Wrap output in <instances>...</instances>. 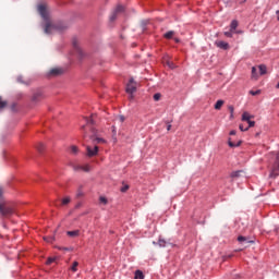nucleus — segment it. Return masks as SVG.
I'll return each mask as SVG.
<instances>
[{
    "label": "nucleus",
    "instance_id": "nucleus-1",
    "mask_svg": "<svg viewBox=\"0 0 279 279\" xmlns=\"http://www.w3.org/2000/svg\"><path fill=\"white\" fill-rule=\"evenodd\" d=\"M14 205L3 197V189L0 186V217L2 219H10L14 215Z\"/></svg>",
    "mask_w": 279,
    "mask_h": 279
},
{
    "label": "nucleus",
    "instance_id": "nucleus-2",
    "mask_svg": "<svg viewBox=\"0 0 279 279\" xmlns=\"http://www.w3.org/2000/svg\"><path fill=\"white\" fill-rule=\"evenodd\" d=\"M38 12H39L40 16L43 17V20L47 21L46 26H45V34H53V31L62 29V28L58 27L57 25L51 24V22H48L49 21V13L47 12V5L39 4L38 5Z\"/></svg>",
    "mask_w": 279,
    "mask_h": 279
},
{
    "label": "nucleus",
    "instance_id": "nucleus-3",
    "mask_svg": "<svg viewBox=\"0 0 279 279\" xmlns=\"http://www.w3.org/2000/svg\"><path fill=\"white\" fill-rule=\"evenodd\" d=\"M85 121H86V125H83L82 130H86V128H88L90 130L92 134L89 135V138H90L93 145L95 146V145H99L101 143H106V140H104L101 137H97V131H95V129L90 126L94 123L93 119L85 118Z\"/></svg>",
    "mask_w": 279,
    "mask_h": 279
},
{
    "label": "nucleus",
    "instance_id": "nucleus-4",
    "mask_svg": "<svg viewBox=\"0 0 279 279\" xmlns=\"http://www.w3.org/2000/svg\"><path fill=\"white\" fill-rule=\"evenodd\" d=\"M99 154V146L95 145V146H90L87 145L86 146V156L88 158H95V156H97Z\"/></svg>",
    "mask_w": 279,
    "mask_h": 279
},
{
    "label": "nucleus",
    "instance_id": "nucleus-5",
    "mask_svg": "<svg viewBox=\"0 0 279 279\" xmlns=\"http://www.w3.org/2000/svg\"><path fill=\"white\" fill-rule=\"evenodd\" d=\"M126 93L131 95V99L133 97L132 95L136 93V82H134V78H130L129 83L126 84Z\"/></svg>",
    "mask_w": 279,
    "mask_h": 279
},
{
    "label": "nucleus",
    "instance_id": "nucleus-6",
    "mask_svg": "<svg viewBox=\"0 0 279 279\" xmlns=\"http://www.w3.org/2000/svg\"><path fill=\"white\" fill-rule=\"evenodd\" d=\"M73 47L76 56L78 58H84V51L82 50V47H80V41H77V39L73 40Z\"/></svg>",
    "mask_w": 279,
    "mask_h": 279
},
{
    "label": "nucleus",
    "instance_id": "nucleus-7",
    "mask_svg": "<svg viewBox=\"0 0 279 279\" xmlns=\"http://www.w3.org/2000/svg\"><path fill=\"white\" fill-rule=\"evenodd\" d=\"M64 73V70L62 68H53L49 71V75L51 77H58V75H62Z\"/></svg>",
    "mask_w": 279,
    "mask_h": 279
},
{
    "label": "nucleus",
    "instance_id": "nucleus-8",
    "mask_svg": "<svg viewBox=\"0 0 279 279\" xmlns=\"http://www.w3.org/2000/svg\"><path fill=\"white\" fill-rule=\"evenodd\" d=\"M215 45L216 47H218L219 49H223L225 51H228V49H230V45L222 40L216 41Z\"/></svg>",
    "mask_w": 279,
    "mask_h": 279
},
{
    "label": "nucleus",
    "instance_id": "nucleus-9",
    "mask_svg": "<svg viewBox=\"0 0 279 279\" xmlns=\"http://www.w3.org/2000/svg\"><path fill=\"white\" fill-rule=\"evenodd\" d=\"M271 178H278L279 175V154L277 155L276 166L270 173Z\"/></svg>",
    "mask_w": 279,
    "mask_h": 279
},
{
    "label": "nucleus",
    "instance_id": "nucleus-10",
    "mask_svg": "<svg viewBox=\"0 0 279 279\" xmlns=\"http://www.w3.org/2000/svg\"><path fill=\"white\" fill-rule=\"evenodd\" d=\"M124 8L123 5H118L116 8V10L113 11V13L110 16V21H116L117 20V14H119L120 12H123Z\"/></svg>",
    "mask_w": 279,
    "mask_h": 279
},
{
    "label": "nucleus",
    "instance_id": "nucleus-11",
    "mask_svg": "<svg viewBox=\"0 0 279 279\" xmlns=\"http://www.w3.org/2000/svg\"><path fill=\"white\" fill-rule=\"evenodd\" d=\"M33 101H40V99H43V92H36L34 95H33Z\"/></svg>",
    "mask_w": 279,
    "mask_h": 279
},
{
    "label": "nucleus",
    "instance_id": "nucleus-12",
    "mask_svg": "<svg viewBox=\"0 0 279 279\" xmlns=\"http://www.w3.org/2000/svg\"><path fill=\"white\" fill-rule=\"evenodd\" d=\"M66 234H68V236L75 239V238L80 236V230L68 231Z\"/></svg>",
    "mask_w": 279,
    "mask_h": 279
},
{
    "label": "nucleus",
    "instance_id": "nucleus-13",
    "mask_svg": "<svg viewBox=\"0 0 279 279\" xmlns=\"http://www.w3.org/2000/svg\"><path fill=\"white\" fill-rule=\"evenodd\" d=\"M258 69H259L260 75H267V65L260 64V65H258Z\"/></svg>",
    "mask_w": 279,
    "mask_h": 279
},
{
    "label": "nucleus",
    "instance_id": "nucleus-14",
    "mask_svg": "<svg viewBox=\"0 0 279 279\" xmlns=\"http://www.w3.org/2000/svg\"><path fill=\"white\" fill-rule=\"evenodd\" d=\"M236 27H239V22L236 20H233L230 25L231 32H235Z\"/></svg>",
    "mask_w": 279,
    "mask_h": 279
},
{
    "label": "nucleus",
    "instance_id": "nucleus-15",
    "mask_svg": "<svg viewBox=\"0 0 279 279\" xmlns=\"http://www.w3.org/2000/svg\"><path fill=\"white\" fill-rule=\"evenodd\" d=\"M173 36H175V32H173V31L167 32L163 35V37L167 38L168 40H171V38H173Z\"/></svg>",
    "mask_w": 279,
    "mask_h": 279
},
{
    "label": "nucleus",
    "instance_id": "nucleus-16",
    "mask_svg": "<svg viewBox=\"0 0 279 279\" xmlns=\"http://www.w3.org/2000/svg\"><path fill=\"white\" fill-rule=\"evenodd\" d=\"M251 119H254V117L253 116H250L247 112H244L243 114H242V121H251Z\"/></svg>",
    "mask_w": 279,
    "mask_h": 279
},
{
    "label": "nucleus",
    "instance_id": "nucleus-17",
    "mask_svg": "<svg viewBox=\"0 0 279 279\" xmlns=\"http://www.w3.org/2000/svg\"><path fill=\"white\" fill-rule=\"evenodd\" d=\"M252 80H258V72L256 70V66L252 68Z\"/></svg>",
    "mask_w": 279,
    "mask_h": 279
},
{
    "label": "nucleus",
    "instance_id": "nucleus-18",
    "mask_svg": "<svg viewBox=\"0 0 279 279\" xmlns=\"http://www.w3.org/2000/svg\"><path fill=\"white\" fill-rule=\"evenodd\" d=\"M70 151H71V154H73L74 156H77V154H80V148H77V146H71V147H70Z\"/></svg>",
    "mask_w": 279,
    "mask_h": 279
},
{
    "label": "nucleus",
    "instance_id": "nucleus-19",
    "mask_svg": "<svg viewBox=\"0 0 279 279\" xmlns=\"http://www.w3.org/2000/svg\"><path fill=\"white\" fill-rule=\"evenodd\" d=\"M158 245H159V247H167L168 245H171V244L169 242H166L162 239H159Z\"/></svg>",
    "mask_w": 279,
    "mask_h": 279
},
{
    "label": "nucleus",
    "instance_id": "nucleus-20",
    "mask_svg": "<svg viewBox=\"0 0 279 279\" xmlns=\"http://www.w3.org/2000/svg\"><path fill=\"white\" fill-rule=\"evenodd\" d=\"M135 279H145V275L141 270L135 271Z\"/></svg>",
    "mask_w": 279,
    "mask_h": 279
},
{
    "label": "nucleus",
    "instance_id": "nucleus-21",
    "mask_svg": "<svg viewBox=\"0 0 279 279\" xmlns=\"http://www.w3.org/2000/svg\"><path fill=\"white\" fill-rule=\"evenodd\" d=\"M223 100H217L216 105H215V110H221V108L223 107Z\"/></svg>",
    "mask_w": 279,
    "mask_h": 279
},
{
    "label": "nucleus",
    "instance_id": "nucleus-22",
    "mask_svg": "<svg viewBox=\"0 0 279 279\" xmlns=\"http://www.w3.org/2000/svg\"><path fill=\"white\" fill-rule=\"evenodd\" d=\"M77 267H80V263L73 262L72 266L70 267L71 271L75 274L77 271Z\"/></svg>",
    "mask_w": 279,
    "mask_h": 279
},
{
    "label": "nucleus",
    "instance_id": "nucleus-23",
    "mask_svg": "<svg viewBox=\"0 0 279 279\" xmlns=\"http://www.w3.org/2000/svg\"><path fill=\"white\" fill-rule=\"evenodd\" d=\"M228 144H229V147H239L241 145V142L234 143L232 142V138H229Z\"/></svg>",
    "mask_w": 279,
    "mask_h": 279
},
{
    "label": "nucleus",
    "instance_id": "nucleus-24",
    "mask_svg": "<svg viewBox=\"0 0 279 279\" xmlns=\"http://www.w3.org/2000/svg\"><path fill=\"white\" fill-rule=\"evenodd\" d=\"M241 173H243V171H241V170L233 171V172H231V178H240Z\"/></svg>",
    "mask_w": 279,
    "mask_h": 279
},
{
    "label": "nucleus",
    "instance_id": "nucleus-25",
    "mask_svg": "<svg viewBox=\"0 0 279 279\" xmlns=\"http://www.w3.org/2000/svg\"><path fill=\"white\" fill-rule=\"evenodd\" d=\"M5 106H8V102L3 100V98L0 96V110H2V108H5Z\"/></svg>",
    "mask_w": 279,
    "mask_h": 279
},
{
    "label": "nucleus",
    "instance_id": "nucleus-26",
    "mask_svg": "<svg viewBox=\"0 0 279 279\" xmlns=\"http://www.w3.org/2000/svg\"><path fill=\"white\" fill-rule=\"evenodd\" d=\"M81 171H84L85 173H88V171H90V165L82 166Z\"/></svg>",
    "mask_w": 279,
    "mask_h": 279
},
{
    "label": "nucleus",
    "instance_id": "nucleus-27",
    "mask_svg": "<svg viewBox=\"0 0 279 279\" xmlns=\"http://www.w3.org/2000/svg\"><path fill=\"white\" fill-rule=\"evenodd\" d=\"M37 150L41 154V151L45 150V144L39 143V144L37 145Z\"/></svg>",
    "mask_w": 279,
    "mask_h": 279
},
{
    "label": "nucleus",
    "instance_id": "nucleus-28",
    "mask_svg": "<svg viewBox=\"0 0 279 279\" xmlns=\"http://www.w3.org/2000/svg\"><path fill=\"white\" fill-rule=\"evenodd\" d=\"M99 202L100 204H104L106 206V204H108V198H106L105 196H100Z\"/></svg>",
    "mask_w": 279,
    "mask_h": 279
},
{
    "label": "nucleus",
    "instance_id": "nucleus-29",
    "mask_svg": "<svg viewBox=\"0 0 279 279\" xmlns=\"http://www.w3.org/2000/svg\"><path fill=\"white\" fill-rule=\"evenodd\" d=\"M71 203V198L70 197H65L62 199V206H66V204Z\"/></svg>",
    "mask_w": 279,
    "mask_h": 279
},
{
    "label": "nucleus",
    "instance_id": "nucleus-30",
    "mask_svg": "<svg viewBox=\"0 0 279 279\" xmlns=\"http://www.w3.org/2000/svg\"><path fill=\"white\" fill-rule=\"evenodd\" d=\"M130 190V185H124L120 189L121 193H126Z\"/></svg>",
    "mask_w": 279,
    "mask_h": 279
},
{
    "label": "nucleus",
    "instance_id": "nucleus-31",
    "mask_svg": "<svg viewBox=\"0 0 279 279\" xmlns=\"http://www.w3.org/2000/svg\"><path fill=\"white\" fill-rule=\"evenodd\" d=\"M52 263H56V257L48 258L46 265H51Z\"/></svg>",
    "mask_w": 279,
    "mask_h": 279
},
{
    "label": "nucleus",
    "instance_id": "nucleus-32",
    "mask_svg": "<svg viewBox=\"0 0 279 279\" xmlns=\"http://www.w3.org/2000/svg\"><path fill=\"white\" fill-rule=\"evenodd\" d=\"M47 243H53V241H56V239L53 236H47V238H44Z\"/></svg>",
    "mask_w": 279,
    "mask_h": 279
},
{
    "label": "nucleus",
    "instance_id": "nucleus-33",
    "mask_svg": "<svg viewBox=\"0 0 279 279\" xmlns=\"http://www.w3.org/2000/svg\"><path fill=\"white\" fill-rule=\"evenodd\" d=\"M232 34H234L232 29H230V32H225V36H227V38H232Z\"/></svg>",
    "mask_w": 279,
    "mask_h": 279
},
{
    "label": "nucleus",
    "instance_id": "nucleus-34",
    "mask_svg": "<svg viewBox=\"0 0 279 279\" xmlns=\"http://www.w3.org/2000/svg\"><path fill=\"white\" fill-rule=\"evenodd\" d=\"M166 64L169 66V69H175V64H173L171 61H167Z\"/></svg>",
    "mask_w": 279,
    "mask_h": 279
},
{
    "label": "nucleus",
    "instance_id": "nucleus-35",
    "mask_svg": "<svg viewBox=\"0 0 279 279\" xmlns=\"http://www.w3.org/2000/svg\"><path fill=\"white\" fill-rule=\"evenodd\" d=\"M72 168L74 171H82V166H80V165H74V166H72Z\"/></svg>",
    "mask_w": 279,
    "mask_h": 279
},
{
    "label": "nucleus",
    "instance_id": "nucleus-36",
    "mask_svg": "<svg viewBox=\"0 0 279 279\" xmlns=\"http://www.w3.org/2000/svg\"><path fill=\"white\" fill-rule=\"evenodd\" d=\"M238 241H239V243H243V242L247 241V238H245V236H243V235H240V236L238 238Z\"/></svg>",
    "mask_w": 279,
    "mask_h": 279
},
{
    "label": "nucleus",
    "instance_id": "nucleus-37",
    "mask_svg": "<svg viewBox=\"0 0 279 279\" xmlns=\"http://www.w3.org/2000/svg\"><path fill=\"white\" fill-rule=\"evenodd\" d=\"M155 101H160V97H162L159 93L155 94L154 96Z\"/></svg>",
    "mask_w": 279,
    "mask_h": 279
},
{
    "label": "nucleus",
    "instance_id": "nucleus-38",
    "mask_svg": "<svg viewBox=\"0 0 279 279\" xmlns=\"http://www.w3.org/2000/svg\"><path fill=\"white\" fill-rule=\"evenodd\" d=\"M246 123H248L247 128H254V125H256V122L252 120L246 121Z\"/></svg>",
    "mask_w": 279,
    "mask_h": 279
},
{
    "label": "nucleus",
    "instance_id": "nucleus-39",
    "mask_svg": "<svg viewBox=\"0 0 279 279\" xmlns=\"http://www.w3.org/2000/svg\"><path fill=\"white\" fill-rule=\"evenodd\" d=\"M250 95H253V97H255L256 95H260V90H251Z\"/></svg>",
    "mask_w": 279,
    "mask_h": 279
},
{
    "label": "nucleus",
    "instance_id": "nucleus-40",
    "mask_svg": "<svg viewBox=\"0 0 279 279\" xmlns=\"http://www.w3.org/2000/svg\"><path fill=\"white\" fill-rule=\"evenodd\" d=\"M241 132H247L250 128H244L243 124H240Z\"/></svg>",
    "mask_w": 279,
    "mask_h": 279
},
{
    "label": "nucleus",
    "instance_id": "nucleus-41",
    "mask_svg": "<svg viewBox=\"0 0 279 279\" xmlns=\"http://www.w3.org/2000/svg\"><path fill=\"white\" fill-rule=\"evenodd\" d=\"M229 110H230V112H231V117H234V107L230 106V107H229Z\"/></svg>",
    "mask_w": 279,
    "mask_h": 279
},
{
    "label": "nucleus",
    "instance_id": "nucleus-42",
    "mask_svg": "<svg viewBox=\"0 0 279 279\" xmlns=\"http://www.w3.org/2000/svg\"><path fill=\"white\" fill-rule=\"evenodd\" d=\"M234 135H236V131H231L230 136H234Z\"/></svg>",
    "mask_w": 279,
    "mask_h": 279
},
{
    "label": "nucleus",
    "instance_id": "nucleus-43",
    "mask_svg": "<svg viewBox=\"0 0 279 279\" xmlns=\"http://www.w3.org/2000/svg\"><path fill=\"white\" fill-rule=\"evenodd\" d=\"M120 121H121V123H123L125 121V118L123 116H121Z\"/></svg>",
    "mask_w": 279,
    "mask_h": 279
},
{
    "label": "nucleus",
    "instance_id": "nucleus-44",
    "mask_svg": "<svg viewBox=\"0 0 279 279\" xmlns=\"http://www.w3.org/2000/svg\"><path fill=\"white\" fill-rule=\"evenodd\" d=\"M83 138L84 140L88 138V133L85 132L84 135H83Z\"/></svg>",
    "mask_w": 279,
    "mask_h": 279
},
{
    "label": "nucleus",
    "instance_id": "nucleus-45",
    "mask_svg": "<svg viewBox=\"0 0 279 279\" xmlns=\"http://www.w3.org/2000/svg\"><path fill=\"white\" fill-rule=\"evenodd\" d=\"M11 109H12L13 111H15V110H16V105H12Z\"/></svg>",
    "mask_w": 279,
    "mask_h": 279
},
{
    "label": "nucleus",
    "instance_id": "nucleus-46",
    "mask_svg": "<svg viewBox=\"0 0 279 279\" xmlns=\"http://www.w3.org/2000/svg\"><path fill=\"white\" fill-rule=\"evenodd\" d=\"M77 197H82V191H78Z\"/></svg>",
    "mask_w": 279,
    "mask_h": 279
},
{
    "label": "nucleus",
    "instance_id": "nucleus-47",
    "mask_svg": "<svg viewBox=\"0 0 279 279\" xmlns=\"http://www.w3.org/2000/svg\"><path fill=\"white\" fill-rule=\"evenodd\" d=\"M167 130L168 132L171 130V124H168Z\"/></svg>",
    "mask_w": 279,
    "mask_h": 279
},
{
    "label": "nucleus",
    "instance_id": "nucleus-48",
    "mask_svg": "<svg viewBox=\"0 0 279 279\" xmlns=\"http://www.w3.org/2000/svg\"><path fill=\"white\" fill-rule=\"evenodd\" d=\"M276 88H279V83L276 85Z\"/></svg>",
    "mask_w": 279,
    "mask_h": 279
},
{
    "label": "nucleus",
    "instance_id": "nucleus-49",
    "mask_svg": "<svg viewBox=\"0 0 279 279\" xmlns=\"http://www.w3.org/2000/svg\"><path fill=\"white\" fill-rule=\"evenodd\" d=\"M17 82H21V77H20V78H17Z\"/></svg>",
    "mask_w": 279,
    "mask_h": 279
},
{
    "label": "nucleus",
    "instance_id": "nucleus-50",
    "mask_svg": "<svg viewBox=\"0 0 279 279\" xmlns=\"http://www.w3.org/2000/svg\"><path fill=\"white\" fill-rule=\"evenodd\" d=\"M276 14H279V11H276Z\"/></svg>",
    "mask_w": 279,
    "mask_h": 279
},
{
    "label": "nucleus",
    "instance_id": "nucleus-51",
    "mask_svg": "<svg viewBox=\"0 0 279 279\" xmlns=\"http://www.w3.org/2000/svg\"><path fill=\"white\" fill-rule=\"evenodd\" d=\"M277 21H279V16L277 17Z\"/></svg>",
    "mask_w": 279,
    "mask_h": 279
}]
</instances>
